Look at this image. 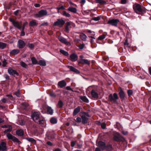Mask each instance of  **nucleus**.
Segmentation results:
<instances>
[{"mask_svg":"<svg viewBox=\"0 0 151 151\" xmlns=\"http://www.w3.org/2000/svg\"><path fill=\"white\" fill-rule=\"evenodd\" d=\"M134 12L137 14H141L146 12V9L145 7L141 6L139 4H135L133 6Z\"/></svg>","mask_w":151,"mask_h":151,"instance_id":"1","label":"nucleus"},{"mask_svg":"<svg viewBox=\"0 0 151 151\" xmlns=\"http://www.w3.org/2000/svg\"><path fill=\"white\" fill-rule=\"evenodd\" d=\"M41 112L43 114L47 113V114L52 115L53 110L51 107L44 106L42 107Z\"/></svg>","mask_w":151,"mask_h":151,"instance_id":"2","label":"nucleus"},{"mask_svg":"<svg viewBox=\"0 0 151 151\" xmlns=\"http://www.w3.org/2000/svg\"><path fill=\"white\" fill-rule=\"evenodd\" d=\"M119 97L117 94L116 93L113 94H111L108 96V99L111 102L114 103H116Z\"/></svg>","mask_w":151,"mask_h":151,"instance_id":"3","label":"nucleus"},{"mask_svg":"<svg viewBox=\"0 0 151 151\" xmlns=\"http://www.w3.org/2000/svg\"><path fill=\"white\" fill-rule=\"evenodd\" d=\"M6 137L9 139L12 140L14 142H17L18 144L21 143V141H19L17 138L14 136L12 135L10 133H7L6 134Z\"/></svg>","mask_w":151,"mask_h":151,"instance_id":"4","label":"nucleus"},{"mask_svg":"<svg viewBox=\"0 0 151 151\" xmlns=\"http://www.w3.org/2000/svg\"><path fill=\"white\" fill-rule=\"evenodd\" d=\"M90 116L87 112H84L81 116L82 122L83 124H86L88 120V117Z\"/></svg>","mask_w":151,"mask_h":151,"instance_id":"5","label":"nucleus"},{"mask_svg":"<svg viewBox=\"0 0 151 151\" xmlns=\"http://www.w3.org/2000/svg\"><path fill=\"white\" fill-rule=\"evenodd\" d=\"M65 21L62 19H58L57 21L54 22L53 25L55 26H58L61 27L64 24Z\"/></svg>","mask_w":151,"mask_h":151,"instance_id":"6","label":"nucleus"},{"mask_svg":"<svg viewBox=\"0 0 151 151\" xmlns=\"http://www.w3.org/2000/svg\"><path fill=\"white\" fill-rule=\"evenodd\" d=\"M47 13L46 10L42 9L39 11L38 13L36 14L35 16L36 17H41L47 15Z\"/></svg>","mask_w":151,"mask_h":151,"instance_id":"7","label":"nucleus"},{"mask_svg":"<svg viewBox=\"0 0 151 151\" xmlns=\"http://www.w3.org/2000/svg\"><path fill=\"white\" fill-rule=\"evenodd\" d=\"M40 113L39 112H34L32 115V119L36 122V121L39 118Z\"/></svg>","mask_w":151,"mask_h":151,"instance_id":"8","label":"nucleus"},{"mask_svg":"<svg viewBox=\"0 0 151 151\" xmlns=\"http://www.w3.org/2000/svg\"><path fill=\"white\" fill-rule=\"evenodd\" d=\"M119 22L118 19H112L109 20L107 22V24L112 26H116L117 24Z\"/></svg>","mask_w":151,"mask_h":151,"instance_id":"9","label":"nucleus"},{"mask_svg":"<svg viewBox=\"0 0 151 151\" xmlns=\"http://www.w3.org/2000/svg\"><path fill=\"white\" fill-rule=\"evenodd\" d=\"M122 136L118 132L115 133L114 134V139L115 141L119 142L122 141Z\"/></svg>","mask_w":151,"mask_h":151,"instance_id":"10","label":"nucleus"},{"mask_svg":"<svg viewBox=\"0 0 151 151\" xmlns=\"http://www.w3.org/2000/svg\"><path fill=\"white\" fill-rule=\"evenodd\" d=\"M9 20L12 23V24L14 27H17L19 29H21V27L19 25L18 22L15 21L14 19L11 18H9Z\"/></svg>","mask_w":151,"mask_h":151,"instance_id":"11","label":"nucleus"},{"mask_svg":"<svg viewBox=\"0 0 151 151\" xmlns=\"http://www.w3.org/2000/svg\"><path fill=\"white\" fill-rule=\"evenodd\" d=\"M59 40L60 42L67 45H70V43L68 42L66 39L62 36L59 37H58Z\"/></svg>","mask_w":151,"mask_h":151,"instance_id":"12","label":"nucleus"},{"mask_svg":"<svg viewBox=\"0 0 151 151\" xmlns=\"http://www.w3.org/2000/svg\"><path fill=\"white\" fill-rule=\"evenodd\" d=\"M70 58L71 61L74 62L77 60L78 57L75 53H73L70 55Z\"/></svg>","mask_w":151,"mask_h":151,"instance_id":"13","label":"nucleus"},{"mask_svg":"<svg viewBox=\"0 0 151 151\" xmlns=\"http://www.w3.org/2000/svg\"><path fill=\"white\" fill-rule=\"evenodd\" d=\"M25 45V43L22 40H19L17 43V46L19 48H23Z\"/></svg>","mask_w":151,"mask_h":151,"instance_id":"14","label":"nucleus"},{"mask_svg":"<svg viewBox=\"0 0 151 151\" xmlns=\"http://www.w3.org/2000/svg\"><path fill=\"white\" fill-rule=\"evenodd\" d=\"M119 94L121 100L122 101L123 100L125 97L124 93L121 88H119Z\"/></svg>","mask_w":151,"mask_h":151,"instance_id":"15","label":"nucleus"},{"mask_svg":"<svg viewBox=\"0 0 151 151\" xmlns=\"http://www.w3.org/2000/svg\"><path fill=\"white\" fill-rule=\"evenodd\" d=\"M6 150V143L4 142H2L0 144V151H5Z\"/></svg>","mask_w":151,"mask_h":151,"instance_id":"16","label":"nucleus"},{"mask_svg":"<svg viewBox=\"0 0 151 151\" xmlns=\"http://www.w3.org/2000/svg\"><path fill=\"white\" fill-rule=\"evenodd\" d=\"M7 70L8 73L10 75H13L16 74L17 76H18L19 75L16 70H13L10 68H8Z\"/></svg>","mask_w":151,"mask_h":151,"instance_id":"17","label":"nucleus"},{"mask_svg":"<svg viewBox=\"0 0 151 151\" xmlns=\"http://www.w3.org/2000/svg\"><path fill=\"white\" fill-rule=\"evenodd\" d=\"M98 144V146L102 150H105L106 146L104 142L102 141H99V142Z\"/></svg>","mask_w":151,"mask_h":151,"instance_id":"18","label":"nucleus"},{"mask_svg":"<svg viewBox=\"0 0 151 151\" xmlns=\"http://www.w3.org/2000/svg\"><path fill=\"white\" fill-rule=\"evenodd\" d=\"M66 85V83L64 80H62L58 82V86L61 88L65 86Z\"/></svg>","mask_w":151,"mask_h":151,"instance_id":"19","label":"nucleus"},{"mask_svg":"<svg viewBox=\"0 0 151 151\" xmlns=\"http://www.w3.org/2000/svg\"><path fill=\"white\" fill-rule=\"evenodd\" d=\"M91 93L92 97L95 99H97L98 97V93L94 90H92Z\"/></svg>","mask_w":151,"mask_h":151,"instance_id":"20","label":"nucleus"},{"mask_svg":"<svg viewBox=\"0 0 151 151\" xmlns=\"http://www.w3.org/2000/svg\"><path fill=\"white\" fill-rule=\"evenodd\" d=\"M79 64H87L89 65L90 63V61L88 60L85 59H83V60H81L80 62L78 63Z\"/></svg>","mask_w":151,"mask_h":151,"instance_id":"21","label":"nucleus"},{"mask_svg":"<svg viewBox=\"0 0 151 151\" xmlns=\"http://www.w3.org/2000/svg\"><path fill=\"white\" fill-rule=\"evenodd\" d=\"M19 52V50L17 49H14L10 52V54L12 56L18 54Z\"/></svg>","mask_w":151,"mask_h":151,"instance_id":"22","label":"nucleus"},{"mask_svg":"<svg viewBox=\"0 0 151 151\" xmlns=\"http://www.w3.org/2000/svg\"><path fill=\"white\" fill-rule=\"evenodd\" d=\"M68 67L70 69V70L72 71L75 72V73L78 74L79 73V71L77 69L71 66H68Z\"/></svg>","mask_w":151,"mask_h":151,"instance_id":"23","label":"nucleus"},{"mask_svg":"<svg viewBox=\"0 0 151 151\" xmlns=\"http://www.w3.org/2000/svg\"><path fill=\"white\" fill-rule=\"evenodd\" d=\"M16 133L18 136H22L24 134V132L21 129H17L16 131Z\"/></svg>","mask_w":151,"mask_h":151,"instance_id":"24","label":"nucleus"},{"mask_svg":"<svg viewBox=\"0 0 151 151\" xmlns=\"http://www.w3.org/2000/svg\"><path fill=\"white\" fill-rule=\"evenodd\" d=\"M68 10L69 11L73 13H76L77 11V9L76 8L72 6L69 7Z\"/></svg>","mask_w":151,"mask_h":151,"instance_id":"25","label":"nucleus"},{"mask_svg":"<svg viewBox=\"0 0 151 151\" xmlns=\"http://www.w3.org/2000/svg\"><path fill=\"white\" fill-rule=\"evenodd\" d=\"M81 110V108L79 107H78L75 109L74 110L73 115V116L76 115L77 113L80 112Z\"/></svg>","mask_w":151,"mask_h":151,"instance_id":"26","label":"nucleus"},{"mask_svg":"<svg viewBox=\"0 0 151 151\" xmlns=\"http://www.w3.org/2000/svg\"><path fill=\"white\" fill-rule=\"evenodd\" d=\"M80 38L83 41H86L87 38V36L83 33H81L80 35Z\"/></svg>","mask_w":151,"mask_h":151,"instance_id":"27","label":"nucleus"},{"mask_svg":"<svg viewBox=\"0 0 151 151\" xmlns=\"http://www.w3.org/2000/svg\"><path fill=\"white\" fill-rule=\"evenodd\" d=\"M112 149V146L111 145H108L106 146L105 149L107 151H111Z\"/></svg>","mask_w":151,"mask_h":151,"instance_id":"28","label":"nucleus"},{"mask_svg":"<svg viewBox=\"0 0 151 151\" xmlns=\"http://www.w3.org/2000/svg\"><path fill=\"white\" fill-rule=\"evenodd\" d=\"M37 64L43 66H45L46 65V63L45 61L44 60H40L37 63Z\"/></svg>","mask_w":151,"mask_h":151,"instance_id":"29","label":"nucleus"},{"mask_svg":"<svg viewBox=\"0 0 151 151\" xmlns=\"http://www.w3.org/2000/svg\"><path fill=\"white\" fill-rule=\"evenodd\" d=\"M62 14L63 16L67 17H69L71 16V15L70 14L65 11H63Z\"/></svg>","mask_w":151,"mask_h":151,"instance_id":"30","label":"nucleus"},{"mask_svg":"<svg viewBox=\"0 0 151 151\" xmlns=\"http://www.w3.org/2000/svg\"><path fill=\"white\" fill-rule=\"evenodd\" d=\"M29 25L31 27H33L37 25V24L35 20H32L29 22Z\"/></svg>","mask_w":151,"mask_h":151,"instance_id":"31","label":"nucleus"},{"mask_svg":"<svg viewBox=\"0 0 151 151\" xmlns=\"http://www.w3.org/2000/svg\"><path fill=\"white\" fill-rule=\"evenodd\" d=\"M50 121L52 124H55L57 122V119L54 117H52L50 119Z\"/></svg>","mask_w":151,"mask_h":151,"instance_id":"32","label":"nucleus"},{"mask_svg":"<svg viewBox=\"0 0 151 151\" xmlns=\"http://www.w3.org/2000/svg\"><path fill=\"white\" fill-rule=\"evenodd\" d=\"M80 98L83 101L86 103H88L89 102V100L86 96H81Z\"/></svg>","mask_w":151,"mask_h":151,"instance_id":"33","label":"nucleus"},{"mask_svg":"<svg viewBox=\"0 0 151 151\" xmlns=\"http://www.w3.org/2000/svg\"><path fill=\"white\" fill-rule=\"evenodd\" d=\"M95 1L97 3H99L101 4H107V2L104 0H95Z\"/></svg>","mask_w":151,"mask_h":151,"instance_id":"34","label":"nucleus"},{"mask_svg":"<svg viewBox=\"0 0 151 151\" xmlns=\"http://www.w3.org/2000/svg\"><path fill=\"white\" fill-rule=\"evenodd\" d=\"M60 52L64 55L67 56L68 55V52L63 50H60Z\"/></svg>","mask_w":151,"mask_h":151,"instance_id":"35","label":"nucleus"},{"mask_svg":"<svg viewBox=\"0 0 151 151\" xmlns=\"http://www.w3.org/2000/svg\"><path fill=\"white\" fill-rule=\"evenodd\" d=\"M6 46L5 43L0 42V48L2 49H4Z\"/></svg>","mask_w":151,"mask_h":151,"instance_id":"36","label":"nucleus"},{"mask_svg":"<svg viewBox=\"0 0 151 151\" xmlns=\"http://www.w3.org/2000/svg\"><path fill=\"white\" fill-rule=\"evenodd\" d=\"M31 60L32 61V63L33 64H37V60L36 58L34 57H32L31 59Z\"/></svg>","mask_w":151,"mask_h":151,"instance_id":"37","label":"nucleus"},{"mask_svg":"<svg viewBox=\"0 0 151 151\" xmlns=\"http://www.w3.org/2000/svg\"><path fill=\"white\" fill-rule=\"evenodd\" d=\"M106 36V35H101L99 37L98 40H103L105 38Z\"/></svg>","mask_w":151,"mask_h":151,"instance_id":"38","label":"nucleus"},{"mask_svg":"<svg viewBox=\"0 0 151 151\" xmlns=\"http://www.w3.org/2000/svg\"><path fill=\"white\" fill-rule=\"evenodd\" d=\"M58 106L59 108H61L63 105V103L61 100H59L58 102Z\"/></svg>","mask_w":151,"mask_h":151,"instance_id":"39","label":"nucleus"},{"mask_svg":"<svg viewBox=\"0 0 151 151\" xmlns=\"http://www.w3.org/2000/svg\"><path fill=\"white\" fill-rule=\"evenodd\" d=\"M12 130V128L11 126H10L8 129L5 130L4 131V133H7L10 132Z\"/></svg>","mask_w":151,"mask_h":151,"instance_id":"40","label":"nucleus"},{"mask_svg":"<svg viewBox=\"0 0 151 151\" xmlns=\"http://www.w3.org/2000/svg\"><path fill=\"white\" fill-rule=\"evenodd\" d=\"M101 17L98 16L96 17H94L92 18V19L95 21H98L100 20L101 19Z\"/></svg>","mask_w":151,"mask_h":151,"instance_id":"41","label":"nucleus"},{"mask_svg":"<svg viewBox=\"0 0 151 151\" xmlns=\"http://www.w3.org/2000/svg\"><path fill=\"white\" fill-rule=\"evenodd\" d=\"M20 64L24 68H26L27 66V65L23 62H20Z\"/></svg>","mask_w":151,"mask_h":151,"instance_id":"42","label":"nucleus"},{"mask_svg":"<svg viewBox=\"0 0 151 151\" xmlns=\"http://www.w3.org/2000/svg\"><path fill=\"white\" fill-rule=\"evenodd\" d=\"M28 140L29 142H30L32 143H36V141L33 138H28L27 139Z\"/></svg>","mask_w":151,"mask_h":151,"instance_id":"43","label":"nucleus"},{"mask_svg":"<svg viewBox=\"0 0 151 151\" xmlns=\"http://www.w3.org/2000/svg\"><path fill=\"white\" fill-rule=\"evenodd\" d=\"M2 66L3 67H5L6 66V65L7 64V63L6 62V60L4 59L2 61Z\"/></svg>","mask_w":151,"mask_h":151,"instance_id":"44","label":"nucleus"},{"mask_svg":"<svg viewBox=\"0 0 151 151\" xmlns=\"http://www.w3.org/2000/svg\"><path fill=\"white\" fill-rule=\"evenodd\" d=\"M127 93L128 96H130L132 93V91L131 90H129L127 91Z\"/></svg>","mask_w":151,"mask_h":151,"instance_id":"45","label":"nucleus"},{"mask_svg":"<svg viewBox=\"0 0 151 151\" xmlns=\"http://www.w3.org/2000/svg\"><path fill=\"white\" fill-rule=\"evenodd\" d=\"M27 46L31 49L33 48L34 47V45L32 44H28L27 45Z\"/></svg>","mask_w":151,"mask_h":151,"instance_id":"46","label":"nucleus"},{"mask_svg":"<svg viewBox=\"0 0 151 151\" xmlns=\"http://www.w3.org/2000/svg\"><path fill=\"white\" fill-rule=\"evenodd\" d=\"M101 127L103 129H104L106 127V124L105 123H103L101 124Z\"/></svg>","mask_w":151,"mask_h":151,"instance_id":"47","label":"nucleus"},{"mask_svg":"<svg viewBox=\"0 0 151 151\" xmlns=\"http://www.w3.org/2000/svg\"><path fill=\"white\" fill-rule=\"evenodd\" d=\"M79 58L80 59L78 61V63L80 62V61L81 60H83V58H84V57L83 55H80Z\"/></svg>","mask_w":151,"mask_h":151,"instance_id":"48","label":"nucleus"},{"mask_svg":"<svg viewBox=\"0 0 151 151\" xmlns=\"http://www.w3.org/2000/svg\"><path fill=\"white\" fill-rule=\"evenodd\" d=\"M81 119V118L78 117L76 118V121L77 122H80L82 121Z\"/></svg>","mask_w":151,"mask_h":151,"instance_id":"49","label":"nucleus"},{"mask_svg":"<svg viewBox=\"0 0 151 151\" xmlns=\"http://www.w3.org/2000/svg\"><path fill=\"white\" fill-rule=\"evenodd\" d=\"M15 95L18 97H19L20 91L18 90L17 92L15 93Z\"/></svg>","mask_w":151,"mask_h":151,"instance_id":"50","label":"nucleus"},{"mask_svg":"<svg viewBox=\"0 0 151 151\" xmlns=\"http://www.w3.org/2000/svg\"><path fill=\"white\" fill-rule=\"evenodd\" d=\"M25 33L24 32V28L23 27L22 29V30L21 34V35L22 36H23L25 35Z\"/></svg>","mask_w":151,"mask_h":151,"instance_id":"51","label":"nucleus"},{"mask_svg":"<svg viewBox=\"0 0 151 151\" xmlns=\"http://www.w3.org/2000/svg\"><path fill=\"white\" fill-rule=\"evenodd\" d=\"M57 9H58V10L60 9H65V7L63 6H61L60 7H58L57 8Z\"/></svg>","mask_w":151,"mask_h":151,"instance_id":"52","label":"nucleus"},{"mask_svg":"<svg viewBox=\"0 0 151 151\" xmlns=\"http://www.w3.org/2000/svg\"><path fill=\"white\" fill-rule=\"evenodd\" d=\"M76 141H73L71 142V147H73L75 146V144H76Z\"/></svg>","mask_w":151,"mask_h":151,"instance_id":"53","label":"nucleus"},{"mask_svg":"<svg viewBox=\"0 0 151 151\" xmlns=\"http://www.w3.org/2000/svg\"><path fill=\"white\" fill-rule=\"evenodd\" d=\"M19 123L22 126L25 124V122L23 120H21L19 122Z\"/></svg>","mask_w":151,"mask_h":151,"instance_id":"54","label":"nucleus"},{"mask_svg":"<svg viewBox=\"0 0 151 151\" xmlns=\"http://www.w3.org/2000/svg\"><path fill=\"white\" fill-rule=\"evenodd\" d=\"M78 47L80 49H83L84 47V45L83 44H81Z\"/></svg>","mask_w":151,"mask_h":151,"instance_id":"55","label":"nucleus"},{"mask_svg":"<svg viewBox=\"0 0 151 151\" xmlns=\"http://www.w3.org/2000/svg\"><path fill=\"white\" fill-rule=\"evenodd\" d=\"M65 30L66 32L68 33L69 32V27L66 26L65 27Z\"/></svg>","mask_w":151,"mask_h":151,"instance_id":"56","label":"nucleus"},{"mask_svg":"<svg viewBox=\"0 0 151 151\" xmlns=\"http://www.w3.org/2000/svg\"><path fill=\"white\" fill-rule=\"evenodd\" d=\"M66 88L67 90H70V91H73L72 90V88H70V86H67L66 87Z\"/></svg>","mask_w":151,"mask_h":151,"instance_id":"57","label":"nucleus"},{"mask_svg":"<svg viewBox=\"0 0 151 151\" xmlns=\"http://www.w3.org/2000/svg\"><path fill=\"white\" fill-rule=\"evenodd\" d=\"M22 105L24 106L25 107H27L29 106V104H28L26 103H23L22 104Z\"/></svg>","mask_w":151,"mask_h":151,"instance_id":"58","label":"nucleus"},{"mask_svg":"<svg viewBox=\"0 0 151 151\" xmlns=\"http://www.w3.org/2000/svg\"><path fill=\"white\" fill-rule=\"evenodd\" d=\"M27 24V22H26L24 23L23 24V25L22 26V27H21V28L22 29V28H23V27H24V28H25V26Z\"/></svg>","mask_w":151,"mask_h":151,"instance_id":"59","label":"nucleus"},{"mask_svg":"<svg viewBox=\"0 0 151 151\" xmlns=\"http://www.w3.org/2000/svg\"><path fill=\"white\" fill-rule=\"evenodd\" d=\"M38 122H39V124H43L44 123V121L43 120H41L39 121Z\"/></svg>","mask_w":151,"mask_h":151,"instance_id":"60","label":"nucleus"},{"mask_svg":"<svg viewBox=\"0 0 151 151\" xmlns=\"http://www.w3.org/2000/svg\"><path fill=\"white\" fill-rule=\"evenodd\" d=\"M48 25V24L47 22H44L41 24V26H47Z\"/></svg>","mask_w":151,"mask_h":151,"instance_id":"61","label":"nucleus"},{"mask_svg":"<svg viewBox=\"0 0 151 151\" xmlns=\"http://www.w3.org/2000/svg\"><path fill=\"white\" fill-rule=\"evenodd\" d=\"M50 95V96L53 97H55L56 96L55 95L54 93H51Z\"/></svg>","mask_w":151,"mask_h":151,"instance_id":"62","label":"nucleus"},{"mask_svg":"<svg viewBox=\"0 0 151 151\" xmlns=\"http://www.w3.org/2000/svg\"><path fill=\"white\" fill-rule=\"evenodd\" d=\"M91 43H93V40L95 38H94V37L92 36H91Z\"/></svg>","mask_w":151,"mask_h":151,"instance_id":"63","label":"nucleus"},{"mask_svg":"<svg viewBox=\"0 0 151 151\" xmlns=\"http://www.w3.org/2000/svg\"><path fill=\"white\" fill-rule=\"evenodd\" d=\"M47 145H50V146H52V143L50 141L47 142Z\"/></svg>","mask_w":151,"mask_h":151,"instance_id":"64","label":"nucleus"}]
</instances>
